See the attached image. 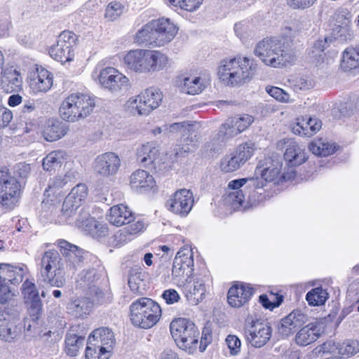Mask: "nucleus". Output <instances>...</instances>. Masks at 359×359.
<instances>
[{
	"label": "nucleus",
	"mask_w": 359,
	"mask_h": 359,
	"mask_svg": "<svg viewBox=\"0 0 359 359\" xmlns=\"http://www.w3.org/2000/svg\"><path fill=\"white\" fill-rule=\"evenodd\" d=\"M264 185V181L258 177L231 180L228 184L231 191L228 194L227 200L232 205L242 207L244 210L256 207L266 199Z\"/></svg>",
	"instance_id": "f257e3e1"
},
{
	"label": "nucleus",
	"mask_w": 359,
	"mask_h": 359,
	"mask_svg": "<svg viewBox=\"0 0 359 359\" xmlns=\"http://www.w3.org/2000/svg\"><path fill=\"white\" fill-rule=\"evenodd\" d=\"M290 43L289 38H266L257 43L254 53L265 65L278 68L292 60Z\"/></svg>",
	"instance_id": "f03ea898"
},
{
	"label": "nucleus",
	"mask_w": 359,
	"mask_h": 359,
	"mask_svg": "<svg viewBox=\"0 0 359 359\" xmlns=\"http://www.w3.org/2000/svg\"><path fill=\"white\" fill-rule=\"evenodd\" d=\"M168 57L156 50L134 49L123 57V64L130 71L137 74H151L165 69Z\"/></svg>",
	"instance_id": "7ed1b4c3"
},
{
	"label": "nucleus",
	"mask_w": 359,
	"mask_h": 359,
	"mask_svg": "<svg viewBox=\"0 0 359 359\" xmlns=\"http://www.w3.org/2000/svg\"><path fill=\"white\" fill-rule=\"evenodd\" d=\"M256 69V65L248 57L227 58L221 61L218 76L226 85L239 86L248 82Z\"/></svg>",
	"instance_id": "20e7f679"
},
{
	"label": "nucleus",
	"mask_w": 359,
	"mask_h": 359,
	"mask_svg": "<svg viewBox=\"0 0 359 359\" xmlns=\"http://www.w3.org/2000/svg\"><path fill=\"white\" fill-rule=\"evenodd\" d=\"M95 106L93 97L83 93H73L62 101L59 111L63 120L75 122L89 116Z\"/></svg>",
	"instance_id": "39448f33"
},
{
	"label": "nucleus",
	"mask_w": 359,
	"mask_h": 359,
	"mask_svg": "<svg viewBox=\"0 0 359 359\" xmlns=\"http://www.w3.org/2000/svg\"><path fill=\"white\" fill-rule=\"evenodd\" d=\"M132 323L142 329L154 326L161 316V306L151 299L142 297L132 303L130 306Z\"/></svg>",
	"instance_id": "423d86ee"
},
{
	"label": "nucleus",
	"mask_w": 359,
	"mask_h": 359,
	"mask_svg": "<svg viewBox=\"0 0 359 359\" xmlns=\"http://www.w3.org/2000/svg\"><path fill=\"white\" fill-rule=\"evenodd\" d=\"M170 330L177 346L189 353L196 350L199 331L195 324L187 318H177L170 325Z\"/></svg>",
	"instance_id": "0eeeda50"
},
{
	"label": "nucleus",
	"mask_w": 359,
	"mask_h": 359,
	"mask_svg": "<svg viewBox=\"0 0 359 359\" xmlns=\"http://www.w3.org/2000/svg\"><path fill=\"white\" fill-rule=\"evenodd\" d=\"M65 266L56 250L46 252L41 260V274L44 282L50 286L62 287L65 283Z\"/></svg>",
	"instance_id": "6e6552de"
},
{
	"label": "nucleus",
	"mask_w": 359,
	"mask_h": 359,
	"mask_svg": "<svg viewBox=\"0 0 359 359\" xmlns=\"http://www.w3.org/2000/svg\"><path fill=\"white\" fill-rule=\"evenodd\" d=\"M20 184L15 177L11 176L6 168L0 169V204L11 210L20 196Z\"/></svg>",
	"instance_id": "1a4fd4ad"
},
{
	"label": "nucleus",
	"mask_w": 359,
	"mask_h": 359,
	"mask_svg": "<svg viewBox=\"0 0 359 359\" xmlns=\"http://www.w3.org/2000/svg\"><path fill=\"white\" fill-rule=\"evenodd\" d=\"M78 36L69 30L62 32L57 37L56 44L52 46L49 54L54 60L65 63L73 60L74 47L76 45Z\"/></svg>",
	"instance_id": "9d476101"
},
{
	"label": "nucleus",
	"mask_w": 359,
	"mask_h": 359,
	"mask_svg": "<svg viewBox=\"0 0 359 359\" xmlns=\"http://www.w3.org/2000/svg\"><path fill=\"white\" fill-rule=\"evenodd\" d=\"M244 330L246 340L256 348L264 346L271 337L272 329L269 324L259 320L247 321Z\"/></svg>",
	"instance_id": "9b49d317"
},
{
	"label": "nucleus",
	"mask_w": 359,
	"mask_h": 359,
	"mask_svg": "<svg viewBox=\"0 0 359 359\" xmlns=\"http://www.w3.org/2000/svg\"><path fill=\"white\" fill-rule=\"evenodd\" d=\"M194 198L193 193L187 189L175 191L167 201L168 210L181 217L187 216L192 209Z\"/></svg>",
	"instance_id": "f8f14e48"
},
{
	"label": "nucleus",
	"mask_w": 359,
	"mask_h": 359,
	"mask_svg": "<svg viewBox=\"0 0 359 359\" xmlns=\"http://www.w3.org/2000/svg\"><path fill=\"white\" fill-rule=\"evenodd\" d=\"M99 81L104 88L117 93L127 88L129 79L115 68L107 67L100 72Z\"/></svg>",
	"instance_id": "ddd939ff"
},
{
	"label": "nucleus",
	"mask_w": 359,
	"mask_h": 359,
	"mask_svg": "<svg viewBox=\"0 0 359 359\" xmlns=\"http://www.w3.org/2000/svg\"><path fill=\"white\" fill-rule=\"evenodd\" d=\"M22 325L19 318L11 315L6 311L0 312V338L11 342L20 336Z\"/></svg>",
	"instance_id": "4468645a"
},
{
	"label": "nucleus",
	"mask_w": 359,
	"mask_h": 359,
	"mask_svg": "<svg viewBox=\"0 0 359 359\" xmlns=\"http://www.w3.org/2000/svg\"><path fill=\"white\" fill-rule=\"evenodd\" d=\"M155 29L156 46H163L170 42L177 33V27L168 18H160L154 20Z\"/></svg>",
	"instance_id": "2eb2a0df"
},
{
	"label": "nucleus",
	"mask_w": 359,
	"mask_h": 359,
	"mask_svg": "<svg viewBox=\"0 0 359 359\" xmlns=\"http://www.w3.org/2000/svg\"><path fill=\"white\" fill-rule=\"evenodd\" d=\"M308 321V317L299 310H294L281 319L278 332L283 337L293 334Z\"/></svg>",
	"instance_id": "dca6fc26"
},
{
	"label": "nucleus",
	"mask_w": 359,
	"mask_h": 359,
	"mask_svg": "<svg viewBox=\"0 0 359 359\" xmlns=\"http://www.w3.org/2000/svg\"><path fill=\"white\" fill-rule=\"evenodd\" d=\"M160 149L154 142H147L137 149V158L144 167L156 168L160 165Z\"/></svg>",
	"instance_id": "f3484780"
},
{
	"label": "nucleus",
	"mask_w": 359,
	"mask_h": 359,
	"mask_svg": "<svg viewBox=\"0 0 359 359\" xmlns=\"http://www.w3.org/2000/svg\"><path fill=\"white\" fill-rule=\"evenodd\" d=\"M121 166V160L114 152L104 153L97 157L95 170L102 176L116 174Z\"/></svg>",
	"instance_id": "a211bd4d"
},
{
	"label": "nucleus",
	"mask_w": 359,
	"mask_h": 359,
	"mask_svg": "<svg viewBox=\"0 0 359 359\" xmlns=\"http://www.w3.org/2000/svg\"><path fill=\"white\" fill-rule=\"evenodd\" d=\"M58 247L65 257L68 263L67 267H69L70 270H76L81 266V264L85 259V252L83 250L65 240L58 241Z\"/></svg>",
	"instance_id": "6ab92c4d"
},
{
	"label": "nucleus",
	"mask_w": 359,
	"mask_h": 359,
	"mask_svg": "<svg viewBox=\"0 0 359 359\" xmlns=\"http://www.w3.org/2000/svg\"><path fill=\"white\" fill-rule=\"evenodd\" d=\"M285 146L284 158L290 166H298L306 160V153L292 139H285L278 142V146Z\"/></svg>",
	"instance_id": "aec40b11"
},
{
	"label": "nucleus",
	"mask_w": 359,
	"mask_h": 359,
	"mask_svg": "<svg viewBox=\"0 0 359 359\" xmlns=\"http://www.w3.org/2000/svg\"><path fill=\"white\" fill-rule=\"evenodd\" d=\"M253 289L243 283L236 284L228 292V302L232 307L239 308L247 303L253 294Z\"/></svg>",
	"instance_id": "412c9836"
},
{
	"label": "nucleus",
	"mask_w": 359,
	"mask_h": 359,
	"mask_svg": "<svg viewBox=\"0 0 359 359\" xmlns=\"http://www.w3.org/2000/svg\"><path fill=\"white\" fill-rule=\"evenodd\" d=\"M107 215L109 222L114 226H121L134 222L135 217L128 206L118 204L112 206Z\"/></svg>",
	"instance_id": "4be33fe9"
},
{
	"label": "nucleus",
	"mask_w": 359,
	"mask_h": 359,
	"mask_svg": "<svg viewBox=\"0 0 359 359\" xmlns=\"http://www.w3.org/2000/svg\"><path fill=\"white\" fill-rule=\"evenodd\" d=\"M282 164L278 160L266 158L264 162H260L256 168L255 174L260 175L261 179L266 182H273L280 175Z\"/></svg>",
	"instance_id": "5701e85b"
},
{
	"label": "nucleus",
	"mask_w": 359,
	"mask_h": 359,
	"mask_svg": "<svg viewBox=\"0 0 359 359\" xmlns=\"http://www.w3.org/2000/svg\"><path fill=\"white\" fill-rule=\"evenodd\" d=\"M155 183L153 176L143 170H137L130 175V187L139 193L153 188Z\"/></svg>",
	"instance_id": "b1692460"
},
{
	"label": "nucleus",
	"mask_w": 359,
	"mask_h": 359,
	"mask_svg": "<svg viewBox=\"0 0 359 359\" xmlns=\"http://www.w3.org/2000/svg\"><path fill=\"white\" fill-rule=\"evenodd\" d=\"M53 85V76L47 69L40 67L36 68V72L34 74L30 80V87L34 92H47Z\"/></svg>",
	"instance_id": "393cba45"
},
{
	"label": "nucleus",
	"mask_w": 359,
	"mask_h": 359,
	"mask_svg": "<svg viewBox=\"0 0 359 359\" xmlns=\"http://www.w3.org/2000/svg\"><path fill=\"white\" fill-rule=\"evenodd\" d=\"M88 341L112 351L115 344V338L111 330L102 327L93 330L88 337Z\"/></svg>",
	"instance_id": "a878e982"
},
{
	"label": "nucleus",
	"mask_w": 359,
	"mask_h": 359,
	"mask_svg": "<svg viewBox=\"0 0 359 359\" xmlns=\"http://www.w3.org/2000/svg\"><path fill=\"white\" fill-rule=\"evenodd\" d=\"M1 75V85L6 91L13 92L21 90L22 79L19 72L13 67L5 69Z\"/></svg>",
	"instance_id": "bb28decb"
},
{
	"label": "nucleus",
	"mask_w": 359,
	"mask_h": 359,
	"mask_svg": "<svg viewBox=\"0 0 359 359\" xmlns=\"http://www.w3.org/2000/svg\"><path fill=\"white\" fill-rule=\"evenodd\" d=\"M323 349L324 352L337 353L340 355L348 357L359 352V342L354 340L347 341L335 347L334 342L328 341L323 344Z\"/></svg>",
	"instance_id": "cd10ccee"
},
{
	"label": "nucleus",
	"mask_w": 359,
	"mask_h": 359,
	"mask_svg": "<svg viewBox=\"0 0 359 359\" xmlns=\"http://www.w3.org/2000/svg\"><path fill=\"white\" fill-rule=\"evenodd\" d=\"M99 278V274L95 269L83 270L79 274L76 280V287L91 290L92 292H94L98 296L100 294H102V291L98 287H96L95 283Z\"/></svg>",
	"instance_id": "c85d7f7f"
},
{
	"label": "nucleus",
	"mask_w": 359,
	"mask_h": 359,
	"mask_svg": "<svg viewBox=\"0 0 359 359\" xmlns=\"http://www.w3.org/2000/svg\"><path fill=\"white\" fill-rule=\"evenodd\" d=\"M67 133L66 125L59 121L48 120L43 132L44 138L49 142L56 141Z\"/></svg>",
	"instance_id": "c756f323"
},
{
	"label": "nucleus",
	"mask_w": 359,
	"mask_h": 359,
	"mask_svg": "<svg viewBox=\"0 0 359 359\" xmlns=\"http://www.w3.org/2000/svg\"><path fill=\"white\" fill-rule=\"evenodd\" d=\"M340 66L344 72H359V50L347 48L344 51Z\"/></svg>",
	"instance_id": "7c9ffc66"
},
{
	"label": "nucleus",
	"mask_w": 359,
	"mask_h": 359,
	"mask_svg": "<svg viewBox=\"0 0 359 359\" xmlns=\"http://www.w3.org/2000/svg\"><path fill=\"white\" fill-rule=\"evenodd\" d=\"M93 303L88 297L72 300L68 305L69 311L76 318H86L92 311Z\"/></svg>",
	"instance_id": "2f4dec72"
},
{
	"label": "nucleus",
	"mask_w": 359,
	"mask_h": 359,
	"mask_svg": "<svg viewBox=\"0 0 359 359\" xmlns=\"http://www.w3.org/2000/svg\"><path fill=\"white\" fill-rule=\"evenodd\" d=\"M319 337L318 326L314 323H309L301 328L295 337L298 345L307 346L315 341Z\"/></svg>",
	"instance_id": "473e14b6"
},
{
	"label": "nucleus",
	"mask_w": 359,
	"mask_h": 359,
	"mask_svg": "<svg viewBox=\"0 0 359 359\" xmlns=\"http://www.w3.org/2000/svg\"><path fill=\"white\" fill-rule=\"evenodd\" d=\"M321 128V122L316 118H309L306 121L302 119L292 128L294 134L310 137L316 134Z\"/></svg>",
	"instance_id": "72a5a7b5"
},
{
	"label": "nucleus",
	"mask_w": 359,
	"mask_h": 359,
	"mask_svg": "<svg viewBox=\"0 0 359 359\" xmlns=\"http://www.w3.org/2000/svg\"><path fill=\"white\" fill-rule=\"evenodd\" d=\"M24 273L25 271L22 267L0 264V275L5 283L8 281L14 285L18 284L22 281Z\"/></svg>",
	"instance_id": "f704fd0d"
},
{
	"label": "nucleus",
	"mask_w": 359,
	"mask_h": 359,
	"mask_svg": "<svg viewBox=\"0 0 359 359\" xmlns=\"http://www.w3.org/2000/svg\"><path fill=\"white\" fill-rule=\"evenodd\" d=\"M67 154L63 150H55L48 154L42 161L44 170L50 172L61 167L66 159Z\"/></svg>",
	"instance_id": "c9c22d12"
},
{
	"label": "nucleus",
	"mask_w": 359,
	"mask_h": 359,
	"mask_svg": "<svg viewBox=\"0 0 359 359\" xmlns=\"http://www.w3.org/2000/svg\"><path fill=\"white\" fill-rule=\"evenodd\" d=\"M154 20L148 22L140 29L135 39L139 44H149L156 46L155 29L153 27Z\"/></svg>",
	"instance_id": "e433bc0d"
},
{
	"label": "nucleus",
	"mask_w": 359,
	"mask_h": 359,
	"mask_svg": "<svg viewBox=\"0 0 359 359\" xmlns=\"http://www.w3.org/2000/svg\"><path fill=\"white\" fill-rule=\"evenodd\" d=\"M145 274L140 268H132L129 271L128 284L130 290L135 293H142L144 290L143 281Z\"/></svg>",
	"instance_id": "4c0bfd02"
},
{
	"label": "nucleus",
	"mask_w": 359,
	"mask_h": 359,
	"mask_svg": "<svg viewBox=\"0 0 359 359\" xmlns=\"http://www.w3.org/2000/svg\"><path fill=\"white\" fill-rule=\"evenodd\" d=\"M184 285L186 289L189 291L191 297H194L196 303H198L204 298L206 290L204 280L202 278H196L193 283H191V280L189 281L188 280Z\"/></svg>",
	"instance_id": "58836bf2"
},
{
	"label": "nucleus",
	"mask_w": 359,
	"mask_h": 359,
	"mask_svg": "<svg viewBox=\"0 0 359 359\" xmlns=\"http://www.w3.org/2000/svg\"><path fill=\"white\" fill-rule=\"evenodd\" d=\"M309 149L316 156H327L334 152L335 146L323 139H318L310 144Z\"/></svg>",
	"instance_id": "ea45409f"
},
{
	"label": "nucleus",
	"mask_w": 359,
	"mask_h": 359,
	"mask_svg": "<svg viewBox=\"0 0 359 359\" xmlns=\"http://www.w3.org/2000/svg\"><path fill=\"white\" fill-rule=\"evenodd\" d=\"M111 351L93 344L92 342H88L86 348V359H109Z\"/></svg>",
	"instance_id": "a19ab883"
},
{
	"label": "nucleus",
	"mask_w": 359,
	"mask_h": 359,
	"mask_svg": "<svg viewBox=\"0 0 359 359\" xmlns=\"http://www.w3.org/2000/svg\"><path fill=\"white\" fill-rule=\"evenodd\" d=\"M128 104L133 112L135 111L134 113L137 112L139 115H148L151 111V107L148 106L141 93L135 98L130 99Z\"/></svg>",
	"instance_id": "79ce46f5"
},
{
	"label": "nucleus",
	"mask_w": 359,
	"mask_h": 359,
	"mask_svg": "<svg viewBox=\"0 0 359 359\" xmlns=\"http://www.w3.org/2000/svg\"><path fill=\"white\" fill-rule=\"evenodd\" d=\"M87 187L84 184H79L75 186L67 196V203L69 201L74 203L75 207H80L81 201L87 196Z\"/></svg>",
	"instance_id": "37998d69"
},
{
	"label": "nucleus",
	"mask_w": 359,
	"mask_h": 359,
	"mask_svg": "<svg viewBox=\"0 0 359 359\" xmlns=\"http://www.w3.org/2000/svg\"><path fill=\"white\" fill-rule=\"evenodd\" d=\"M328 298V293L321 287H316L306 295V299L310 306H320L325 304Z\"/></svg>",
	"instance_id": "c03bdc74"
},
{
	"label": "nucleus",
	"mask_w": 359,
	"mask_h": 359,
	"mask_svg": "<svg viewBox=\"0 0 359 359\" xmlns=\"http://www.w3.org/2000/svg\"><path fill=\"white\" fill-rule=\"evenodd\" d=\"M85 338L75 334L67 333L65 339L66 353L70 356H75L83 345Z\"/></svg>",
	"instance_id": "a18cd8bd"
},
{
	"label": "nucleus",
	"mask_w": 359,
	"mask_h": 359,
	"mask_svg": "<svg viewBox=\"0 0 359 359\" xmlns=\"http://www.w3.org/2000/svg\"><path fill=\"white\" fill-rule=\"evenodd\" d=\"M204 86L200 77H187L184 79L182 90L190 95H196L201 93Z\"/></svg>",
	"instance_id": "49530a36"
},
{
	"label": "nucleus",
	"mask_w": 359,
	"mask_h": 359,
	"mask_svg": "<svg viewBox=\"0 0 359 359\" xmlns=\"http://www.w3.org/2000/svg\"><path fill=\"white\" fill-rule=\"evenodd\" d=\"M128 225L125 227L123 229L120 230L118 236H116L117 238H119L120 241L126 242L129 238H127L128 236L135 235L144 229V223L141 221H135L133 223L128 224Z\"/></svg>",
	"instance_id": "de8ad7c7"
},
{
	"label": "nucleus",
	"mask_w": 359,
	"mask_h": 359,
	"mask_svg": "<svg viewBox=\"0 0 359 359\" xmlns=\"http://www.w3.org/2000/svg\"><path fill=\"white\" fill-rule=\"evenodd\" d=\"M141 94L147 101L148 106L151 107V111L156 109L162 100L161 93L158 89L154 88L146 89Z\"/></svg>",
	"instance_id": "09e8293b"
},
{
	"label": "nucleus",
	"mask_w": 359,
	"mask_h": 359,
	"mask_svg": "<svg viewBox=\"0 0 359 359\" xmlns=\"http://www.w3.org/2000/svg\"><path fill=\"white\" fill-rule=\"evenodd\" d=\"M311 26L310 21L305 18H299L291 21L290 25L285 27V34L290 36H294L297 32L307 29Z\"/></svg>",
	"instance_id": "8fccbe9b"
},
{
	"label": "nucleus",
	"mask_w": 359,
	"mask_h": 359,
	"mask_svg": "<svg viewBox=\"0 0 359 359\" xmlns=\"http://www.w3.org/2000/svg\"><path fill=\"white\" fill-rule=\"evenodd\" d=\"M350 23L351 20L349 18H344L341 25H336L333 29V34L335 37L341 41L350 40L353 35L349 27Z\"/></svg>",
	"instance_id": "3c124183"
},
{
	"label": "nucleus",
	"mask_w": 359,
	"mask_h": 359,
	"mask_svg": "<svg viewBox=\"0 0 359 359\" xmlns=\"http://www.w3.org/2000/svg\"><path fill=\"white\" fill-rule=\"evenodd\" d=\"M79 207H75L74 203L69 201L67 203V199H65L61 210V214L59 215V222L61 224H72V217L76 215V210Z\"/></svg>",
	"instance_id": "603ef678"
},
{
	"label": "nucleus",
	"mask_w": 359,
	"mask_h": 359,
	"mask_svg": "<svg viewBox=\"0 0 359 359\" xmlns=\"http://www.w3.org/2000/svg\"><path fill=\"white\" fill-rule=\"evenodd\" d=\"M98 222L94 218L90 217L88 213H86L83 217L79 216L75 221V225L84 231L86 233L92 236L93 231L96 229Z\"/></svg>",
	"instance_id": "864d4df0"
},
{
	"label": "nucleus",
	"mask_w": 359,
	"mask_h": 359,
	"mask_svg": "<svg viewBox=\"0 0 359 359\" xmlns=\"http://www.w3.org/2000/svg\"><path fill=\"white\" fill-rule=\"evenodd\" d=\"M179 257L180 256H175V257L172 276L173 280L178 284L185 285L189 278L187 277V271L182 267L181 261Z\"/></svg>",
	"instance_id": "5fc2aeb1"
},
{
	"label": "nucleus",
	"mask_w": 359,
	"mask_h": 359,
	"mask_svg": "<svg viewBox=\"0 0 359 359\" xmlns=\"http://www.w3.org/2000/svg\"><path fill=\"white\" fill-rule=\"evenodd\" d=\"M255 151V144L251 142H248L244 144H240L235 151V154L244 165L247 161L250 158Z\"/></svg>",
	"instance_id": "6e6d98bb"
},
{
	"label": "nucleus",
	"mask_w": 359,
	"mask_h": 359,
	"mask_svg": "<svg viewBox=\"0 0 359 359\" xmlns=\"http://www.w3.org/2000/svg\"><path fill=\"white\" fill-rule=\"evenodd\" d=\"M203 0H168L170 6L179 7L189 12L198 9Z\"/></svg>",
	"instance_id": "4d7b16f0"
},
{
	"label": "nucleus",
	"mask_w": 359,
	"mask_h": 359,
	"mask_svg": "<svg viewBox=\"0 0 359 359\" xmlns=\"http://www.w3.org/2000/svg\"><path fill=\"white\" fill-rule=\"evenodd\" d=\"M237 134L245 130L254 121L252 116L243 114L240 117H233L229 118Z\"/></svg>",
	"instance_id": "13d9d810"
},
{
	"label": "nucleus",
	"mask_w": 359,
	"mask_h": 359,
	"mask_svg": "<svg viewBox=\"0 0 359 359\" xmlns=\"http://www.w3.org/2000/svg\"><path fill=\"white\" fill-rule=\"evenodd\" d=\"M237 135L230 119L228 118L226 121L220 126L217 135V138L219 141L224 142Z\"/></svg>",
	"instance_id": "bf43d9fd"
},
{
	"label": "nucleus",
	"mask_w": 359,
	"mask_h": 359,
	"mask_svg": "<svg viewBox=\"0 0 359 359\" xmlns=\"http://www.w3.org/2000/svg\"><path fill=\"white\" fill-rule=\"evenodd\" d=\"M242 165H243V163L239 162V159L235 154L226 156L221 161V168L226 172H233Z\"/></svg>",
	"instance_id": "052dcab7"
},
{
	"label": "nucleus",
	"mask_w": 359,
	"mask_h": 359,
	"mask_svg": "<svg viewBox=\"0 0 359 359\" xmlns=\"http://www.w3.org/2000/svg\"><path fill=\"white\" fill-rule=\"evenodd\" d=\"M22 292L26 302L39 299L38 290L34 283L27 280L22 286Z\"/></svg>",
	"instance_id": "680f3d73"
},
{
	"label": "nucleus",
	"mask_w": 359,
	"mask_h": 359,
	"mask_svg": "<svg viewBox=\"0 0 359 359\" xmlns=\"http://www.w3.org/2000/svg\"><path fill=\"white\" fill-rule=\"evenodd\" d=\"M123 12V6L117 1L109 3L105 10L104 17L110 21L116 20Z\"/></svg>",
	"instance_id": "e2e57ef3"
},
{
	"label": "nucleus",
	"mask_w": 359,
	"mask_h": 359,
	"mask_svg": "<svg viewBox=\"0 0 359 359\" xmlns=\"http://www.w3.org/2000/svg\"><path fill=\"white\" fill-rule=\"evenodd\" d=\"M73 178H74V175L72 172H68L65 175H58L50 180L48 189L62 188L68 182H72Z\"/></svg>",
	"instance_id": "0e129e2a"
},
{
	"label": "nucleus",
	"mask_w": 359,
	"mask_h": 359,
	"mask_svg": "<svg viewBox=\"0 0 359 359\" xmlns=\"http://www.w3.org/2000/svg\"><path fill=\"white\" fill-rule=\"evenodd\" d=\"M226 344L229 348L231 355H237L241 352V341L240 339L233 334H229L226 338Z\"/></svg>",
	"instance_id": "69168bd1"
},
{
	"label": "nucleus",
	"mask_w": 359,
	"mask_h": 359,
	"mask_svg": "<svg viewBox=\"0 0 359 359\" xmlns=\"http://www.w3.org/2000/svg\"><path fill=\"white\" fill-rule=\"evenodd\" d=\"M266 91L271 97H274L279 102H289L290 101V95L280 88L273 86L266 88Z\"/></svg>",
	"instance_id": "338daca9"
},
{
	"label": "nucleus",
	"mask_w": 359,
	"mask_h": 359,
	"mask_svg": "<svg viewBox=\"0 0 359 359\" xmlns=\"http://www.w3.org/2000/svg\"><path fill=\"white\" fill-rule=\"evenodd\" d=\"M327 38H325L324 39H319L316 41L312 47V49L309 54L311 57L316 58L318 56L321 55V53L324 51V50L327 48Z\"/></svg>",
	"instance_id": "774afa93"
}]
</instances>
